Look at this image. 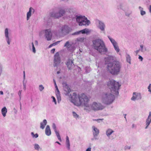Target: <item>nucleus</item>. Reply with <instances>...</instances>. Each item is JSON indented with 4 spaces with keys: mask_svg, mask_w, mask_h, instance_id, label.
Returning a JSON list of instances; mask_svg holds the SVG:
<instances>
[{
    "mask_svg": "<svg viewBox=\"0 0 151 151\" xmlns=\"http://www.w3.org/2000/svg\"><path fill=\"white\" fill-rule=\"evenodd\" d=\"M47 123V122L46 119H44L42 122L40 123V128L43 129L45 128L46 125Z\"/></svg>",
    "mask_w": 151,
    "mask_h": 151,
    "instance_id": "27",
    "label": "nucleus"
},
{
    "mask_svg": "<svg viewBox=\"0 0 151 151\" xmlns=\"http://www.w3.org/2000/svg\"><path fill=\"white\" fill-rule=\"evenodd\" d=\"M39 89L40 91H42L44 89V87L42 85H40L39 86Z\"/></svg>",
    "mask_w": 151,
    "mask_h": 151,
    "instance_id": "41",
    "label": "nucleus"
},
{
    "mask_svg": "<svg viewBox=\"0 0 151 151\" xmlns=\"http://www.w3.org/2000/svg\"><path fill=\"white\" fill-rule=\"evenodd\" d=\"M51 98L52 99V102H54V103L55 105H56L57 104V102L55 98V97L54 96H51Z\"/></svg>",
    "mask_w": 151,
    "mask_h": 151,
    "instance_id": "40",
    "label": "nucleus"
},
{
    "mask_svg": "<svg viewBox=\"0 0 151 151\" xmlns=\"http://www.w3.org/2000/svg\"><path fill=\"white\" fill-rule=\"evenodd\" d=\"M71 31L70 28L67 25H64L60 27L59 29L55 32L57 35L62 36L69 33Z\"/></svg>",
    "mask_w": 151,
    "mask_h": 151,
    "instance_id": "8",
    "label": "nucleus"
},
{
    "mask_svg": "<svg viewBox=\"0 0 151 151\" xmlns=\"http://www.w3.org/2000/svg\"><path fill=\"white\" fill-rule=\"evenodd\" d=\"M148 91L150 92H151V84H150L148 86Z\"/></svg>",
    "mask_w": 151,
    "mask_h": 151,
    "instance_id": "48",
    "label": "nucleus"
},
{
    "mask_svg": "<svg viewBox=\"0 0 151 151\" xmlns=\"http://www.w3.org/2000/svg\"><path fill=\"white\" fill-rule=\"evenodd\" d=\"M139 9L140 12V14L142 16H143L146 14L145 11L143 10V9L141 6H139Z\"/></svg>",
    "mask_w": 151,
    "mask_h": 151,
    "instance_id": "35",
    "label": "nucleus"
},
{
    "mask_svg": "<svg viewBox=\"0 0 151 151\" xmlns=\"http://www.w3.org/2000/svg\"><path fill=\"white\" fill-rule=\"evenodd\" d=\"M149 9L150 12L151 13V5L150 6Z\"/></svg>",
    "mask_w": 151,
    "mask_h": 151,
    "instance_id": "58",
    "label": "nucleus"
},
{
    "mask_svg": "<svg viewBox=\"0 0 151 151\" xmlns=\"http://www.w3.org/2000/svg\"><path fill=\"white\" fill-rule=\"evenodd\" d=\"M64 46L66 47L68 50L71 52H73L75 49L76 47L72 46L70 44L69 41H67L65 44Z\"/></svg>",
    "mask_w": 151,
    "mask_h": 151,
    "instance_id": "20",
    "label": "nucleus"
},
{
    "mask_svg": "<svg viewBox=\"0 0 151 151\" xmlns=\"http://www.w3.org/2000/svg\"><path fill=\"white\" fill-rule=\"evenodd\" d=\"M38 43V41L37 40H35V44H36V45H37Z\"/></svg>",
    "mask_w": 151,
    "mask_h": 151,
    "instance_id": "59",
    "label": "nucleus"
},
{
    "mask_svg": "<svg viewBox=\"0 0 151 151\" xmlns=\"http://www.w3.org/2000/svg\"><path fill=\"white\" fill-rule=\"evenodd\" d=\"M35 150L38 151L39 150H41L42 148L40 147L39 145L37 143L33 145Z\"/></svg>",
    "mask_w": 151,
    "mask_h": 151,
    "instance_id": "33",
    "label": "nucleus"
},
{
    "mask_svg": "<svg viewBox=\"0 0 151 151\" xmlns=\"http://www.w3.org/2000/svg\"><path fill=\"white\" fill-rule=\"evenodd\" d=\"M140 50L142 52H144L147 50V48L146 47L144 46L143 45H140Z\"/></svg>",
    "mask_w": 151,
    "mask_h": 151,
    "instance_id": "38",
    "label": "nucleus"
},
{
    "mask_svg": "<svg viewBox=\"0 0 151 151\" xmlns=\"http://www.w3.org/2000/svg\"><path fill=\"white\" fill-rule=\"evenodd\" d=\"M85 70L86 73H88L91 70V68L89 67H87L86 68Z\"/></svg>",
    "mask_w": 151,
    "mask_h": 151,
    "instance_id": "43",
    "label": "nucleus"
},
{
    "mask_svg": "<svg viewBox=\"0 0 151 151\" xmlns=\"http://www.w3.org/2000/svg\"><path fill=\"white\" fill-rule=\"evenodd\" d=\"M67 11L70 14V17L72 18L73 17V15H75L76 12V9L75 8H70L67 9Z\"/></svg>",
    "mask_w": 151,
    "mask_h": 151,
    "instance_id": "22",
    "label": "nucleus"
},
{
    "mask_svg": "<svg viewBox=\"0 0 151 151\" xmlns=\"http://www.w3.org/2000/svg\"><path fill=\"white\" fill-rule=\"evenodd\" d=\"M124 4L122 3H120L117 6V9L118 10H122L124 12H125L126 10L124 8Z\"/></svg>",
    "mask_w": 151,
    "mask_h": 151,
    "instance_id": "29",
    "label": "nucleus"
},
{
    "mask_svg": "<svg viewBox=\"0 0 151 151\" xmlns=\"http://www.w3.org/2000/svg\"><path fill=\"white\" fill-rule=\"evenodd\" d=\"M14 110H15V111H14V113H17V110L16 109H15V108H14Z\"/></svg>",
    "mask_w": 151,
    "mask_h": 151,
    "instance_id": "63",
    "label": "nucleus"
},
{
    "mask_svg": "<svg viewBox=\"0 0 151 151\" xmlns=\"http://www.w3.org/2000/svg\"><path fill=\"white\" fill-rule=\"evenodd\" d=\"M108 37L111 42L113 45L115 50L116 53H118L120 51L117 42L114 39L111 37L109 36H108Z\"/></svg>",
    "mask_w": 151,
    "mask_h": 151,
    "instance_id": "12",
    "label": "nucleus"
},
{
    "mask_svg": "<svg viewBox=\"0 0 151 151\" xmlns=\"http://www.w3.org/2000/svg\"><path fill=\"white\" fill-rule=\"evenodd\" d=\"M4 35L6 40L9 45H10L12 41V39L10 37L8 32V29L6 28L4 30Z\"/></svg>",
    "mask_w": 151,
    "mask_h": 151,
    "instance_id": "17",
    "label": "nucleus"
},
{
    "mask_svg": "<svg viewBox=\"0 0 151 151\" xmlns=\"http://www.w3.org/2000/svg\"><path fill=\"white\" fill-rule=\"evenodd\" d=\"M139 50H136V51H135V52H136V54H137L138 53V52H139Z\"/></svg>",
    "mask_w": 151,
    "mask_h": 151,
    "instance_id": "61",
    "label": "nucleus"
},
{
    "mask_svg": "<svg viewBox=\"0 0 151 151\" xmlns=\"http://www.w3.org/2000/svg\"><path fill=\"white\" fill-rule=\"evenodd\" d=\"M23 85L24 87V90L26 89V84L24 83H23Z\"/></svg>",
    "mask_w": 151,
    "mask_h": 151,
    "instance_id": "52",
    "label": "nucleus"
},
{
    "mask_svg": "<svg viewBox=\"0 0 151 151\" xmlns=\"http://www.w3.org/2000/svg\"><path fill=\"white\" fill-rule=\"evenodd\" d=\"M115 58V57L113 56H109L108 58V59L111 61H112Z\"/></svg>",
    "mask_w": 151,
    "mask_h": 151,
    "instance_id": "42",
    "label": "nucleus"
},
{
    "mask_svg": "<svg viewBox=\"0 0 151 151\" xmlns=\"http://www.w3.org/2000/svg\"><path fill=\"white\" fill-rule=\"evenodd\" d=\"M50 15L52 17L55 18H58L61 17L59 12H56L54 11H52L50 12Z\"/></svg>",
    "mask_w": 151,
    "mask_h": 151,
    "instance_id": "23",
    "label": "nucleus"
},
{
    "mask_svg": "<svg viewBox=\"0 0 151 151\" xmlns=\"http://www.w3.org/2000/svg\"><path fill=\"white\" fill-rule=\"evenodd\" d=\"M86 40V38L85 37H78L75 40L74 44L76 47H80V46H81L83 44H85Z\"/></svg>",
    "mask_w": 151,
    "mask_h": 151,
    "instance_id": "10",
    "label": "nucleus"
},
{
    "mask_svg": "<svg viewBox=\"0 0 151 151\" xmlns=\"http://www.w3.org/2000/svg\"><path fill=\"white\" fill-rule=\"evenodd\" d=\"M72 114L74 118H75L76 119H79V116L75 111L72 112Z\"/></svg>",
    "mask_w": 151,
    "mask_h": 151,
    "instance_id": "36",
    "label": "nucleus"
},
{
    "mask_svg": "<svg viewBox=\"0 0 151 151\" xmlns=\"http://www.w3.org/2000/svg\"><path fill=\"white\" fill-rule=\"evenodd\" d=\"M60 57L59 52H57L55 55L54 57V66L57 67L60 65Z\"/></svg>",
    "mask_w": 151,
    "mask_h": 151,
    "instance_id": "11",
    "label": "nucleus"
},
{
    "mask_svg": "<svg viewBox=\"0 0 151 151\" xmlns=\"http://www.w3.org/2000/svg\"><path fill=\"white\" fill-rule=\"evenodd\" d=\"M103 120V119H97V121L98 122H102Z\"/></svg>",
    "mask_w": 151,
    "mask_h": 151,
    "instance_id": "50",
    "label": "nucleus"
},
{
    "mask_svg": "<svg viewBox=\"0 0 151 151\" xmlns=\"http://www.w3.org/2000/svg\"><path fill=\"white\" fill-rule=\"evenodd\" d=\"M130 148L131 147L128 146H126L124 147V149L125 150H129Z\"/></svg>",
    "mask_w": 151,
    "mask_h": 151,
    "instance_id": "45",
    "label": "nucleus"
},
{
    "mask_svg": "<svg viewBox=\"0 0 151 151\" xmlns=\"http://www.w3.org/2000/svg\"><path fill=\"white\" fill-rule=\"evenodd\" d=\"M66 64L69 69L72 68L73 66L74 65L73 61L70 59L68 60Z\"/></svg>",
    "mask_w": 151,
    "mask_h": 151,
    "instance_id": "25",
    "label": "nucleus"
},
{
    "mask_svg": "<svg viewBox=\"0 0 151 151\" xmlns=\"http://www.w3.org/2000/svg\"><path fill=\"white\" fill-rule=\"evenodd\" d=\"M115 100L114 96L109 92H105L103 93L101 101L103 103L109 105L112 104Z\"/></svg>",
    "mask_w": 151,
    "mask_h": 151,
    "instance_id": "5",
    "label": "nucleus"
},
{
    "mask_svg": "<svg viewBox=\"0 0 151 151\" xmlns=\"http://www.w3.org/2000/svg\"><path fill=\"white\" fill-rule=\"evenodd\" d=\"M43 34H45L44 36L47 40L49 41L51 40L52 34L50 29L42 30L39 33L40 36H42Z\"/></svg>",
    "mask_w": 151,
    "mask_h": 151,
    "instance_id": "9",
    "label": "nucleus"
},
{
    "mask_svg": "<svg viewBox=\"0 0 151 151\" xmlns=\"http://www.w3.org/2000/svg\"><path fill=\"white\" fill-rule=\"evenodd\" d=\"M34 9L32 7L29 8V11L27 13V20H28L30 19L32 15L34 13Z\"/></svg>",
    "mask_w": 151,
    "mask_h": 151,
    "instance_id": "21",
    "label": "nucleus"
},
{
    "mask_svg": "<svg viewBox=\"0 0 151 151\" xmlns=\"http://www.w3.org/2000/svg\"><path fill=\"white\" fill-rule=\"evenodd\" d=\"M53 82H54V83L55 86L57 85V84H56V81H55V80L54 79H53Z\"/></svg>",
    "mask_w": 151,
    "mask_h": 151,
    "instance_id": "56",
    "label": "nucleus"
},
{
    "mask_svg": "<svg viewBox=\"0 0 151 151\" xmlns=\"http://www.w3.org/2000/svg\"><path fill=\"white\" fill-rule=\"evenodd\" d=\"M104 108V106L100 103L95 102L90 104L87 107L86 111L89 112L91 110L96 111L101 110Z\"/></svg>",
    "mask_w": 151,
    "mask_h": 151,
    "instance_id": "6",
    "label": "nucleus"
},
{
    "mask_svg": "<svg viewBox=\"0 0 151 151\" xmlns=\"http://www.w3.org/2000/svg\"><path fill=\"white\" fill-rule=\"evenodd\" d=\"M126 58L127 61L128 63L130 64H131V58L129 54L126 55Z\"/></svg>",
    "mask_w": 151,
    "mask_h": 151,
    "instance_id": "34",
    "label": "nucleus"
},
{
    "mask_svg": "<svg viewBox=\"0 0 151 151\" xmlns=\"http://www.w3.org/2000/svg\"><path fill=\"white\" fill-rule=\"evenodd\" d=\"M31 44L32 46V51L34 53H35L36 52V50L33 42H32Z\"/></svg>",
    "mask_w": 151,
    "mask_h": 151,
    "instance_id": "44",
    "label": "nucleus"
},
{
    "mask_svg": "<svg viewBox=\"0 0 151 151\" xmlns=\"http://www.w3.org/2000/svg\"><path fill=\"white\" fill-rule=\"evenodd\" d=\"M96 24L98 28L99 29L103 32H105L106 25L103 22L97 20L96 21Z\"/></svg>",
    "mask_w": 151,
    "mask_h": 151,
    "instance_id": "13",
    "label": "nucleus"
},
{
    "mask_svg": "<svg viewBox=\"0 0 151 151\" xmlns=\"http://www.w3.org/2000/svg\"><path fill=\"white\" fill-rule=\"evenodd\" d=\"M142 96L141 93H140L134 92L133 93L132 97L131 98L132 101H135L141 99Z\"/></svg>",
    "mask_w": 151,
    "mask_h": 151,
    "instance_id": "15",
    "label": "nucleus"
},
{
    "mask_svg": "<svg viewBox=\"0 0 151 151\" xmlns=\"http://www.w3.org/2000/svg\"><path fill=\"white\" fill-rule=\"evenodd\" d=\"M76 22L79 26H87L89 25L91 23L90 21L84 16L76 15Z\"/></svg>",
    "mask_w": 151,
    "mask_h": 151,
    "instance_id": "7",
    "label": "nucleus"
},
{
    "mask_svg": "<svg viewBox=\"0 0 151 151\" xmlns=\"http://www.w3.org/2000/svg\"><path fill=\"white\" fill-rule=\"evenodd\" d=\"M92 128L93 137L91 139V140L93 141L94 140H98L99 137H98V135L99 133V130L94 126L92 127Z\"/></svg>",
    "mask_w": 151,
    "mask_h": 151,
    "instance_id": "14",
    "label": "nucleus"
},
{
    "mask_svg": "<svg viewBox=\"0 0 151 151\" xmlns=\"http://www.w3.org/2000/svg\"><path fill=\"white\" fill-rule=\"evenodd\" d=\"M54 44H53H53H52L50 45H49V48H50V47H52V46H54Z\"/></svg>",
    "mask_w": 151,
    "mask_h": 151,
    "instance_id": "57",
    "label": "nucleus"
},
{
    "mask_svg": "<svg viewBox=\"0 0 151 151\" xmlns=\"http://www.w3.org/2000/svg\"><path fill=\"white\" fill-rule=\"evenodd\" d=\"M139 59L141 61H142V60H143V58L140 55H139Z\"/></svg>",
    "mask_w": 151,
    "mask_h": 151,
    "instance_id": "51",
    "label": "nucleus"
},
{
    "mask_svg": "<svg viewBox=\"0 0 151 151\" xmlns=\"http://www.w3.org/2000/svg\"><path fill=\"white\" fill-rule=\"evenodd\" d=\"M2 72V66L0 64V76H1Z\"/></svg>",
    "mask_w": 151,
    "mask_h": 151,
    "instance_id": "46",
    "label": "nucleus"
},
{
    "mask_svg": "<svg viewBox=\"0 0 151 151\" xmlns=\"http://www.w3.org/2000/svg\"><path fill=\"white\" fill-rule=\"evenodd\" d=\"M66 145L68 150H69L70 149V144L69 138L68 136L66 137Z\"/></svg>",
    "mask_w": 151,
    "mask_h": 151,
    "instance_id": "31",
    "label": "nucleus"
},
{
    "mask_svg": "<svg viewBox=\"0 0 151 151\" xmlns=\"http://www.w3.org/2000/svg\"><path fill=\"white\" fill-rule=\"evenodd\" d=\"M21 93H22V91H19L18 92V95L20 99H21Z\"/></svg>",
    "mask_w": 151,
    "mask_h": 151,
    "instance_id": "47",
    "label": "nucleus"
},
{
    "mask_svg": "<svg viewBox=\"0 0 151 151\" xmlns=\"http://www.w3.org/2000/svg\"><path fill=\"white\" fill-rule=\"evenodd\" d=\"M94 49L101 53L105 54L108 51L104 41L101 39H96L92 41Z\"/></svg>",
    "mask_w": 151,
    "mask_h": 151,
    "instance_id": "2",
    "label": "nucleus"
},
{
    "mask_svg": "<svg viewBox=\"0 0 151 151\" xmlns=\"http://www.w3.org/2000/svg\"><path fill=\"white\" fill-rule=\"evenodd\" d=\"M7 111V109L6 107H4L1 110V114L4 117L6 116Z\"/></svg>",
    "mask_w": 151,
    "mask_h": 151,
    "instance_id": "32",
    "label": "nucleus"
},
{
    "mask_svg": "<svg viewBox=\"0 0 151 151\" xmlns=\"http://www.w3.org/2000/svg\"><path fill=\"white\" fill-rule=\"evenodd\" d=\"M63 89L64 90L66 91L67 93L70 92V89L69 88L68 86L65 83L63 84Z\"/></svg>",
    "mask_w": 151,
    "mask_h": 151,
    "instance_id": "30",
    "label": "nucleus"
},
{
    "mask_svg": "<svg viewBox=\"0 0 151 151\" xmlns=\"http://www.w3.org/2000/svg\"><path fill=\"white\" fill-rule=\"evenodd\" d=\"M151 123V111L149 113V115L146 119L145 122V129H146L148 128L149 126Z\"/></svg>",
    "mask_w": 151,
    "mask_h": 151,
    "instance_id": "18",
    "label": "nucleus"
},
{
    "mask_svg": "<svg viewBox=\"0 0 151 151\" xmlns=\"http://www.w3.org/2000/svg\"><path fill=\"white\" fill-rule=\"evenodd\" d=\"M107 85L113 94L117 95L119 94L118 91L121 85L118 82L113 80H111L108 82Z\"/></svg>",
    "mask_w": 151,
    "mask_h": 151,
    "instance_id": "4",
    "label": "nucleus"
},
{
    "mask_svg": "<svg viewBox=\"0 0 151 151\" xmlns=\"http://www.w3.org/2000/svg\"><path fill=\"white\" fill-rule=\"evenodd\" d=\"M55 50V48L52 49L51 50V52L52 53H54Z\"/></svg>",
    "mask_w": 151,
    "mask_h": 151,
    "instance_id": "55",
    "label": "nucleus"
},
{
    "mask_svg": "<svg viewBox=\"0 0 151 151\" xmlns=\"http://www.w3.org/2000/svg\"><path fill=\"white\" fill-rule=\"evenodd\" d=\"M31 135L33 138H37L38 137V134L37 133L35 134L33 132H31Z\"/></svg>",
    "mask_w": 151,
    "mask_h": 151,
    "instance_id": "39",
    "label": "nucleus"
},
{
    "mask_svg": "<svg viewBox=\"0 0 151 151\" xmlns=\"http://www.w3.org/2000/svg\"><path fill=\"white\" fill-rule=\"evenodd\" d=\"M55 88H56V90H59L58 88V87L57 85H56V86H55Z\"/></svg>",
    "mask_w": 151,
    "mask_h": 151,
    "instance_id": "60",
    "label": "nucleus"
},
{
    "mask_svg": "<svg viewBox=\"0 0 151 151\" xmlns=\"http://www.w3.org/2000/svg\"><path fill=\"white\" fill-rule=\"evenodd\" d=\"M70 101L75 105L79 106L83 105L84 109L86 111L87 107L88 106L90 103L89 99L84 94L78 95L76 93H74L72 95H70Z\"/></svg>",
    "mask_w": 151,
    "mask_h": 151,
    "instance_id": "1",
    "label": "nucleus"
},
{
    "mask_svg": "<svg viewBox=\"0 0 151 151\" xmlns=\"http://www.w3.org/2000/svg\"><path fill=\"white\" fill-rule=\"evenodd\" d=\"M91 30L85 28L82 30L76 32L72 34V35H78L81 33L83 34H88L91 32Z\"/></svg>",
    "mask_w": 151,
    "mask_h": 151,
    "instance_id": "19",
    "label": "nucleus"
},
{
    "mask_svg": "<svg viewBox=\"0 0 151 151\" xmlns=\"http://www.w3.org/2000/svg\"><path fill=\"white\" fill-rule=\"evenodd\" d=\"M114 131L112 129L109 128L106 131V134L107 137L111 139H113L114 138L112 134L114 133Z\"/></svg>",
    "mask_w": 151,
    "mask_h": 151,
    "instance_id": "16",
    "label": "nucleus"
},
{
    "mask_svg": "<svg viewBox=\"0 0 151 151\" xmlns=\"http://www.w3.org/2000/svg\"><path fill=\"white\" fill-rule=\"evenodd\" d=\"M55 93L58 103H59L61 101L60 93L59 90L55 91Z\"/></svg>",
    "mask_w": 151,
    "mask_h": 151,
    "instance_id": "26",
    "label": "nucleus"
},
{
    "mask_svg": "<svg viewBox=\"0 0 151 151\" xmlns=\"http://www.w3.org/2000/svg\"><path fill=\"white\" fill-rule=\"evenodd\" d=\"M0 94L1 95H3V92L2 91H0Z\"/></svg>",
    "mask_w": 151,
    "mask_h": 151,
    "instance_id": "62",
    "label": "nucleus"
},
{
    "mask_svg": "<svg viewBox=\"0 0 151 151\" xmlns=\"http://www.w3.org/2000/svg\"><path fill=\"white\" fill-rule=\"evenodd\" d=\"M60 42V41H57L56 42L53 43V44H55L54 45V46H55V45H57V44L59 43Z\"/></svg>",
    "mask_w": 151,
    "mask_h": 151,
    "instance_id": "53",
    "label": "nucleus"
},
{
    "mask_svg": "<svg viewBox=\"0 0 151 151\" xmlns=\"http://www.w3.org/2000/svg\"><path fill=\"white\" fill-rule=\"evenodd\" d=\"M86 151H91V147H88L86 149Z\"/></svg>",
    "mask_w": 151,
    "mask_h": 151,
    "instance_id": "54",
    "label": "nucleus"
},
{
    "mask_svg": "<svg viewBox=\"0 0 151 151\" xmlns=\"http://www.w3.org/2000/svg\"><path fill=\"white\" fill-rule=\"evenodd\" d=\"M83 50L82 49H80L79 50V51L80 52H81Z\"/></svg>",
    "mask_w": 151,
    "mask_h": 151,
    "instance_id": "64",
    "label": "nucleus"
},
{
    "mask_svg": "<svg viewBox=\"0 0 151 151\" xmlns=\"http://www.w3.org/2000/svg\"><path fill=\"white\" fill-rule=\"evenodd\" d=\"M121 65L120 63L117 61L108 63L107 66L108 71L113 75H117L119 73Z\"/></svg>",
    "mask_w": 151,
    "mask_h": 151,
    "instance_id": "3",
    "label": "nucleus"
},
{
    "mask_svg": "<svg viewBox=\"0 0 151 151\" xmlns=\"http://www.w3.org/2000/svg\"><path fill=\"white\" fill-rule=\"evenodd\" d=\"M52 127L55 132L56 135L58 139L60 141H61V139L60 136L59 134V132L57 131L56 129V126L55 123H53L52 125Z\"/></svg>",
    "mask_w": 151,
    "mask_h": 151,
    "instance_id": "24",
    "label": "nucleus"
},
{
    "mask_svg": "<svg viewBox=\"0 0 151 151\" xmlns=\"http://www.w3.org/2000/svg\"><path fill=\"white\" fill-rule=\"evenodd\" d=\"M58 12L59 13L60 15L61 16V17L63 16L65 13V10L63 9H60Z\"/></svg>",
    "mask_w": 151,
    "mask_h": 151,
    "instance_id": "37",
    "label": "nucleus"
},
{
    "mask_svg": "<svg viewBox=\"0 0 151 151\" xmlns=\"http://www.w3.org/2000/svg\"><path fill=\"white\" fill-rule=\"evenodd\" d=\"M45 133L48 136H49L51 134V132L50 127L49 125L47 126L45 129Z\"/></svg>",
    "mask_w": 151,
    "mask_h": 151,
    "instance_id": "28",
    "label": "nucleus"
},
{
    "mask_svg": "<svg viewBox=\"0 0 151 151\" xmlns=\"http://www.w3.org/2000/svg\"><path fill=\"white\" fill-rule=\"evenodd\" d=\"M125 12V15L126 16H129L131 14V12H130V13H127L126 12V11Z\"/></svg>",
    "mask_w": 151,
    "mask_h": 151,
    "instance_id": "49",
    "label": "nucleus"
}]
</instances>
